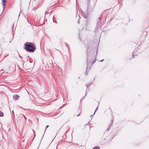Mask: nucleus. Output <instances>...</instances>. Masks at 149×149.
Here are the masks:
<instances>
[{
    "mask_svg": "<svg viewBox=\"0 0 149 149\" xmlns=\"http://www.w3.org/2000/svg\"><path fill=\"white\" fill-rule=\"evenodd\" d=\"M19 97V96L16 94L14 95L13 96V98L15 100H17Z\"/></svg>",
    "mask_w": 149,
    "mask_h": 149,
    "instance_id": "3",
    "label": "nucleus"
},
{
    "mask_svg": "<svg viewBox=\"0 0 149 149\" xmlns=\"http://www.w3.org/2000/svg\"><path fill=\"white\" fill-rule=\"evenodd\" d=\"M111 125H109V128L107 129V131H109V130L110 128V127H111Z\"/></svg>",
    "mask_w": 149,
    "mask_h": 149,
    "instance_id": "12",
    "label": "nucleus"
},
{
    "mask_svg": "<svg viewBox=\"0 0 149 149\" xmlns=\"http://www.w3.org/2000/svg\"><path fill=\"white\" fill-rule=\"evenodd\" d=\"M86 75H87V74H88V71H87L86 70Z\"/></svg>",
    "mask_w": 149,
    "mask_h": 149,
    "instance_id": "14",
    "label": "nucleus"
},
{
    "mask_svg": "<svg viewBox=\"0 0 149 149\" xmlns=\"http://www.w3.org/2000/svg\"><path fill=\"white\" fill-rule=\"evenodd\" d=\"M19 15H20V13H19Z\"/></svg>",
    "mask_w": 149,
    "mask_h": 149,
    "instance_id": "20",
    "label": "nucleus"
},
{
    "mask_svg": "<svg viewBox=\"0 0 149 149\" xmlns=\"http://www.w3.org/2000/svg\"><path fill=\"white\" fill-rule=\"evenodd\" d=\"M28 44H25V47L24 49L26 50L29 52H33L36 50V47L32 43L28 42Z\"/></svg>",
    "mask_w": 149,
    "mask_h": 149,
    "instance_id": "1",
    "label": "nucleus"
},
{
    "mask_svg": "<svg viewBox=\"0 0 149 149\" xmlns=\"http://www.w3.org/2000/svg\"><path fill=\"white\" fill-rule=\"evenodd\" d=\"M4 72H5V71L4 70H1V74H3V73H4Z\"/></svg>",
    "mask_w": 149,
    "mask_h": 149,
    "instance_id": "6",
    "label": "nucleus"
},
{
    "mask_svg": "<svg viewBox=\"0 0 149 149\" xmlns=\"http://www.w3.org/2000/svg\"><path fill=\"white\" fill-rule=\"evenodd\" d=\"M94 115L93 114V115H91V117H93V116Z\"/></svg>",
    "mask_w": 149,
    "mask_h": 149,
    "instance_id": "15",
    "label": "nucleus"
},
{
    "mask_svg": "<svg viewBox=\"0 0 149 149\" xmlns=\"http://www.w3.org/2000/svg\"><path fill=\"white\" fill-rule=\"evenodd\" d=\"M98 108V107H97V108H96V109H95V112L94 113V115L95 114V112L97 110Z\"/></svg>",
    "mask_w": 149,
    "mask_h": 149,
    "instance_id": "9",
    "label": "nucleus"
},
{
    "mask_svg": "<svg viewBox=\"0 0 149 149\" xmlns=\"http://www.w3.org/2000/svg\"><path fill=\"white\" fill-rule=\"evenodd\" d=\"M99 20H100V18H99Z\"/></svg>",
    "mask_w": 149,
    "mask_h": 149,
    "instance_id": "19",
    "label": "nucleus"
},
{
    "mask_svg": "<svg viewBox=\"0 0 149 149\" xmlns=\"http://www.w3.org/2000/svg\"><path fill=\"white\" fill-rule=\"evenodd\" d=\"M85 86H87V87H88V85H87V84H86V85H85Z\"/></svg>",
    "mask_w": 149,
    "mask_h": 149,
    "instance_id": "16",
    "label": "nucleus"
},
{
    "mask_svg": "<svg viewBox=\"0 0 149 149\" xmlns=\"http://www.w3.org/2000/svg\"><path fill=\"white\" fill-rule=\"evenodd\" d=\"M93 7L91 6L89 4L88 5L87 9V12L89 13L93 10Z\"/></svg>",
    "mask_w": 149,
    "mask_h": 149,
    "instance_id": "2",
    "label": "nucleus"
},
{
    "mask_svg": "<svg viewBox=\"0 0 149 149\" xmlns=\"http://www.w3.org/2000/svg\"><path fill=\"white\" fill-rule=\"evenodd\" d=\"M49 126V125H47L46 126V128H45V132L46 130V129L47 128V127H48Z\"/></svg>",
    "mask_w": 149,
    "mask_h": 149,
    "instance_id": "11",
    "label": "nucleus"
},
{
    "mask_svg": "<svg viewBox=\"0 0 149 149\" xmlns=\"http://www.w3.org/2000/svg\"><path fill=\"white\" fill-rule=\"evenodd\" d=\"M20 116H23L24 117V118L25 119H26V118L25 117V116H24V115L23 114H20Z\"/></svg>",
    "mask_w": 149,
    "mask_h": 149,
    "instance_id": "8",
    "label": "nucleus"
},
{
    "mask_svg": "<svg viewBox=\"0 0 149 149\" xmlns=\"http://www.w3.org/2000/svg\"><path fill=\"white\" fill-rule=\"evenodd\" d=\"M2 4L3 5V9L5 8V6L6 4V0H2Z\"/></svg>",
    "mask_w": 149,
    "mask_h": 149,
    "instance_id": "4",
    "label": "nucleus"
},
{
    "mask_svg": "<svg viewBox=\"0 0 149 149\" xmlns=\"http://www.w3.org/2000/svg\"><path fill=\"white\" fill-rule=\"evenodd\" d=\"M53 21L54 22H55L54 21V18H53Z\"/></svg>",
    "mask_w": 149,
    "mask_h": 149,
    "instance_id": "17",
    "label": "nucleus"
},
{
    "mask_svg": "<svg viewBox=\"0 0 149 149\" xmlns=\"http://www.w3.org/2000/svg\"><path fill=\"white\" fill-rule=\"evenodd\" d=\"M3 113L1 111V117H3Z\"/></svg>",
    "mask_w": 149,
    "mask_h": 149,
    "instance_id": "7",
    "label": "nucleus"
},
{
    "mask_svg": "<svg viewBox=\"0 0 149 149\" xmlns=\"http://www.w3.org/2000/svg\"><path fill=\"white\" fill-rule=\"evenodd\" d=\"M1 76H3V77L6 76L5 75V73H4L3 74H1Z\"/></svg>",
    "mask_w": 149,
    "mask_h": 149,
    "instance_id": "10",
    "label": "nucleus"
},
{
    "mask_svg": "<svg viewBox=\"0 0 149 149\" xmlns=\"http://www.w3.org/2000/svg\"><path fill=\"white\" fill-rule=\"evenodd\" d=\"M81 115V114H80V113H79V114H78V115H77L76 116H80Z\"/></svg>",
    "mask_w": 149,
    "mask_h": 149,
    "instance_id": "13",
    "label": "nucleus"
},
{
    "mask_svg": "<svg viewBox=\"0 0 149 149\" xmlns=\"http://www.w3.org/2000/svg\"><path fill=\"white\" fill-rule=\"evenodd\" d=\"M103 61V60H101V62H102V61Z\"/></svg>",
    "mask_w": 149,
    "mask_h": 149,
    "instance_id": "18",
    "label": "nucleus"
},
{
    "mask_svg": "<svg viewBox=\"0 0 149 149\" xmlns=\"http://www.w3.org/2000/svg\"><path fill=\"white\" fill-rule=\"evenodd\" d=\"M93 149H100V147L98 146H96L93 148Z\"/></svg>",
    "mask_w": 149,
    "mask_h": 149,
    "instance_id": "5",
    "label": "nucleus"
}]
</instances>
